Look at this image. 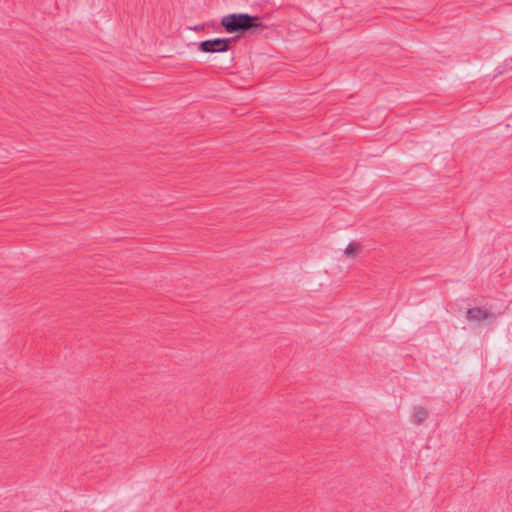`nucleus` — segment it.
I'll list each match as a JSON object with an SVG mask.
<instances>
[{"label": "nucleus", "instance_id": "obj_3", "mask_svg": "<svg viewBox=\"0 0 512 512\" xmlns=\"http://www.w3.org/2000/svg\"><path fill=\"white\" fill-rule=\"evenodd\" d=\"M466 318L472 322H481L496 318V314L489 312L482 307H473L467 310Z\"/></svg>", "mask_w": 512, "mask_h": 512}, {"label": "nucleus", "instance_id": "obj_2", "mask_svg": "<svg viewBox=\"0 0 512 512\" xmlns=\"http://www.w3.org/2000/svg\"><path fill=\"white\" fill-rule=\"evenodd\" d=\"M234 38H214L196 43L199 51L204 53H222L230 49Z\"/></svg>", "mask_w": 512, "mask_h": 512}, {"label": "nucleus", "instance_id": "obj_4", "mask_svg": "<svg viewBox=\"0 0 512 512\" xmlns=\"http://www.w3.org/2000/svg\"><path fill=\"white\" fill-rule=\"evenodd\" d=\"M362 249V244L360 242H352L349 243L344 253L347 257L354 258L356 257Z\"/></svg>", "mask_w": 512, "mask_h": 512}, {"label": "nucleus", "instance_id": "obj_1", "mask_svg": "<svg viewBox=\"0 0 512 512\" xmlns=\"http://www.w3.org/2000/svg\"><path fill=\"white\" fill-rule=\"evenodd\" d=\"M260 20L257 15L232 13L222 17L220 24L227 33H260L266 28Z\"/></svg>", "mask_w": 512, "mask_h": 512}, {"label": "nucleus", "instance_id": "obj_6", "mask_svg": "<svg viewBox=\"0 0 512 512\" xmlns=\"http://www.w3.org/2000/svg\"><path fill=\"white\" fill-rule=\"evenodd\" d=\"M205 26H206L205 24H198V25L190 27L189 29L196 31V32H201V31L205 30Z\"/></svg>", "mask_w": 512, "mask_h": 512}, {"label": "nucleus", "instance_id": "obj_5", "mask_svg": "<svg viewBox=\"0 0 512 512\" xmlns=\"http://www.w3.org/2000/svg\"><path fill=\"white\" fill-rule=\"evenodd\" d=\"M427 417H428V411L424 407L420 406V407L415 408L413 418H414V422L416 424L423 423Z\"/></svg>", "mask_w": 512, "mask_h": 512}, {"label": "nucleus", "instance_id": "obj_7", "mask_svg": "<svg viewBox=\"0 0 512 512\" xmlns=\"http://www.w3.org/2000/svg\"><path fill=\"white\" fill-rule=\"evenodd\" d=\"M510 61L512 62V57L510 58Z\"/></svg>", "mask_w": 512, "mask_h": 512}]
</instances>
